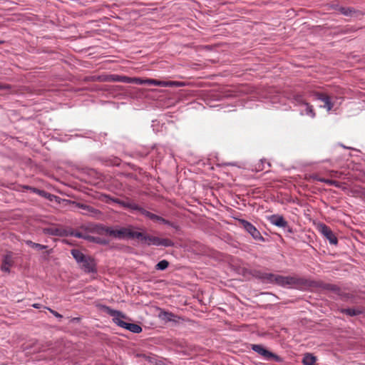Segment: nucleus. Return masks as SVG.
Segmentation results:
<instances>
[{
  "label": "nucleus",
  "mask_w": 365,
  "mask_h": 365,
  "mask_svg": "<svg viewBox=\"0 0 365 365\" xmlns=\"http://www.w3.org/2000/svg\"><path fill=\"white\" fill-rule=\"evenodd\" d=\"M241 224L243 228L249 232L255 240L264 241L263 237L254 225L246 220H242Z\"/></svg>",
  "instance_id": "obj_6"
},
{
  "label": "nucleus",
  "mask_w": 365,
  "mask_h": 365,
  "mask_svg": "<svg viewBox=\"0 0 365 365\" xmlns=\"http://www.w3.org/2000/svg\"><path fill=\"white\" fill-rule=\"evenodd\" d=\"M44 232L46 234L56 236H61L63 234V230L57 227H48L44 229Z\"/></svg>",
  "instance_id": "obj_14"
},
{
  "label": "nucleus",
  "mask_w": 365,
  "mask_h": 365,
  "mask_svg": "<svg viewBox=\"0 0 365 365\" xmlns=\"http://www.w3.org/2000/svg\"><path fill=\"white\" fill-rule=\"evenodd\" d=\"M28 245H29L30 247L34 248V249H36L38 250H44L46 249L47 247L46 245H41V244H38V243H35V242H33L30 240H28L26 241V242Z\"/></svg>",
  "instance_id": "obj_20"
},
{
  "label": "nucleus",
  "mask_w": 365,
  "mask_h": 365,
  "mask_svg": "<svg viewBox=\"0 0 365 365\" xmlns=\"http://www.w3.org/2000/svg\"><path fill=\"white\" fill-rule=\"evenodd\" d=\"M294 100L295 101L299 104V105H304L305 103H307V102H306L305 101H304V99L302 98V97L301 96H296L294 97Z\"/></svg>",
  "instance_id": "obj_26"
},
{
  "label": "nucleus",
  "mask_w": 365,
  "mask_h": 365,
  "mask_svg": "<svg viewBox=\"0 0 365 365\" xmlns=\"http://www.w3.org/2000/svg\"><path fill=\"white\" fill-rule=\"evenodd\" d=\"M146 84L148 85H155V86H164L165 81H160L155 79H146Z\"/></svg>",
  "instance_id": "obj_23"
},
{
  "label": "nucleus",
  "mask_w": 365,
  "mask_h": 365,
  "mask_svg": "<svg viewBox=\"0 0 365 365\" xmlns=\"http://www.w3.org/2000/svg\"><path fill=\"white\" fill-rule=\"evenodd\" d=\"M48 309L50 311V312L51 314H53L56 317L58 318V319H61L63 317L61 314H60L59 313H58L57 312L50 309V308H48Z\"/></svg>",
  "instance_id": "obj_32"
},
{
  "label": "nucleus",
  "mask_w": 365,
  "mask_h": 365,
  "mask_svg": "<svg viewBox=\"0 0 365 365\" xmlns=\"http://www.w3.org/2000/svg\"><path fill=\"white\" fill-rule=\"evenodd\" d=\"M71 255L79 266L86 272H96V263L90 256L85 255L78 250H72Z\"/></svg>",
  "instance_id": "obj_1"
},
{
  "label": "nucleus",
  "mask_w": 365,
  "mask_h": 365,
  "mask_svg": "<svg viewBox=\"0 0 365 365\" xmlns=\"http://www.w3.org/2000/svg\"><path fill=\"white\" fill-rule=\"evenodd\" d=\"M252 349L267 359H270L272 358H277V356H275L274 354H272V352H270L268 350H267L266 349H264L261 345H258V344L253 345Z\"/></svg>",
  "instance_id": "obj_10"
},
{
  "label": "nucleus",
  "mask_w": 365,
  "mask_h": 365,
  "mask_svg": "<svg viewBox=\"0 0 365 365\" xmlns=\"http://www.w3.org/2000/svg\"><path fill=\"white\" fill-rule=\"evenodd\" d=\"M38 192L39 193V195L45 197L46 198H48L49 200L52 201L54 198H56V197L53 195H51V194H48L44 191H38Z\"/></svg>",
  "instance_id": "obj_25"
},
{
  "label": "nucleus",
  "mask_w": 365,
  "mask_h": 365,
  "mask_svg": "<svg viewBox=\"0 0 365 365\" xmlns=\"http://www.w3.org/2000/svg\"><path fill=\"white\" fill-rule=\"evenodd\" d=\"M140 235L141 237H136V239L139 240L142 243H144L147 245H163L165 247H168L172 245L171 242L167 239H160L157 237L144 235L142 232H140Z\"/></svg>",
  "instance_id": "obj_5"
},
{
  "label": "nucleus",
  "mask_w": 365,
  "mask_h": 365,
  "mask_svg": "<svg viewBox=\"0 0 365 365\" xmlns=\"http://www.w3.org/2000/svg\"><path fill=\"white\" fill-rule=\"evenodd\" d=\"M33 307L36 308V309H39L41 307V305L40 304H34L32 305Z\"/></svg>",
  "instance_id": "obj_36"
},
{
  "label": "nucleus",
  "mask_w": 365,
  "mask_h": 365,
  "mask_svg": "<svg viewBox=\"0 0 365 365\" xmlns=\"http://www.w3.org/2000/svg\"><path fill=\"white\" fill-rule=\"evenodd\" d=\"M268 279L270 282H275L279 285L287 287H296L302 282L301 279L292 276H281L270 274Z\"/></svg>",
  "instance_id": "obj_3"
},
{
  "label": "nucleus",
  "mask_w": 365,
  "mask_h": 365,
  "mask_svg": "<svg viewBox=\"0 0 365 365\" xmlns=\"http://www.w3.org/2000/svg\"><path fill=\"white\" fill-rule=\"evenodd\" d=\"M106 165L118 166L120 164V160L117 158H109L105 160Z\"/></svg>",
  "instance_id": "obj_21"
},
{
  "label": "nucleus",
  "mask_w": 365,
  "mask_h": 365,
  "mask_svg": "<svg viewBox=\"0 0 365 365\" xmlns=\"http://www.w3.org/2000/svg\"><path fill=\"white\" fill-rule=\"evenodd\" d=\"M132 83L143 85L146 84V79H142L140 78H132Z\"/></svg>",
  "instance_id": "obj_24"
},
{
  "label": "nucleus",
  "mask_w": 365,
  "mask_h": 365,
  "mask_svg": "<svg viewBox=\"0 0 365 365\" xmlns=\"http://www.w3.org/2000/svg\"><path fill=\"white\" fill-rule=\"evenodd\" d=\"M162 317H163V319H164L165 320L171 321L173 319L172 318H173V315L171 313L163 312L162 314Z\"/></svg>",
  "instance_id": "obj_28"
},
{
  "label": "nucleus",
  "mask_w": 365,
  "mask_h": 365,
  "mask_svg": "<svg viewBox=\"0 0 365 365\" xmlns=\"http://www.w3.org/2000/svg\"><path fill=\"white\" fill-rule=\"evenodd\" d=\"M4 43V41H0V44H2Z\"/></svg>",
  "instance_id": "obj_38"
},
{
  "label": "nucleus",
  "mask_w": 365,
  "mask_h": 365,
  "mask_svg": "<svg viewBox=\"0 0 365 365\" xmlns=\"http://www.w3.org/2000/svg\"><path fill=\"white\" fill-rule=\"evenodd\" d=\"M270 222L279 227H286L287 226V221L282 216L274 215L269 218Z\"/></svg>",
  "instance_id": "obj_11"
},
{
  "label": "nucleus",
  "mask_w": 365,
  "mask_h": 365,
  "mask_svg": "<svg viewBox=\"0 0 365 365\" xmlns=\"http://www.w3.org/2000/svg\"><path fill=\"white\" fill-rule=\"evenodd\" d=\"M106 232L110 236H113L118 239L136 238V237H141L140 232L134 230L130 227H119L116 229L108 228Z\"/></svg>",
  "instance_id": "obj_2"
},
{
  "label": "nucleus",
  "mask_w": 365,
  "mask_h": 365,
  "mask_svg": "<svg viewBox=\"0 0 365 365\" xmlns=\"http://www.w3.org/2000/svg\"><path fill=\"white\" fill-rule=\"evenodd\" d=\"M120 82L126 83H132V77L121 76Z\"/></svg>",
  "instance_id": "obj_27"
},
{
  "label": "nucleus",
  "mask_w": 365,
  "mask_h": 365,
  "mask_svg": "<svg viewBox=\"0 0 365 365\" xmlns=\"http://www.w3.org/2000/svg\"><path fill=\"white\" fill-rule=\"evenodd\" d=\"M13 260L10 255H6L2 262L1 269L5 272H10V267L12 266Z\"/></svg>",
  "instance_id": "obj_12"
},
{
  "label": "nucleus",
  "mask_w": 365,
  "mask_h": 365,
  "mask_svg": "<svg viewBox=\"0 0 365 365\" xmlns=\"http://www.w3.org/2000/svg\"><path fill=\"white\" fill-rule=\"evenodd\" d=\"M344 312L350 316H354L356 314V312L355 310L350 309L344 310Z\"/></svg>",
  "instance_id": "obj_34"
},
{
  "label": "nucleus",
  "mask_w": 365,
  "mask_h": 365,
  "mask_svg": "<svg viewBox=\"0 0 365 365\" xmlns=\"http://www.w3.org/2000/svg\"><path fill=\"white\" fill-rule=\"evenodd\" d=\"M115 203H118V204L122 205L123 207L129 208L130 210H139L143 215H145V217L150 218V220H152L153 221H156V222H165V220H163L162 217H160L155 214H153L148 211H146L143 209L139 208L137 205H135V203H133L130 201H128V200L127 201H121V200H115Z\"/></svg>",
  "instance_id": "obj_4"
},
{
  "label": "nucleus",
  "mask_w": 365,
  "mask_h": 365,
  "mask_svg": "<svg viewBox=\"0 0 365 365\" xmlns=\"http://www.w3.org/2000/svg\"><path fill=\"white\" fill-rule=\"evenodd\" d=\"M108 313L113 317V321L115 324L122 328H125L127 322H124L125 316L122 312L109 309Z\"/></svg>",
  "instance_id": "obj_8"
},
{
  "label": "nucleus",
  "mask_w": 365,
  "mask_h": 365,
  "mask_svg": "<svg viewBox=\"0 0 365 365\" xmlns=\"http://www.w3.org/2000/svg\"><path fill=\"white\" fill-rule=\"evenodd\" d=\"M264 163H266L267 165L268 168H269L271 166L270 163L267 162L266 160H261V164L259 165V168H260L262 165L261 169L263 170L264 168Z\"/></svg>",
  "instance_id": "obj_33"
},
{
  "label": "nucleus",
  "mask_w": 365,
  "mask_h": 365,
  "mask_svg": "<svg viewBox=\"0 0 365 365\" xmlns=\"http://www.w3.org/2000/svg\"><path fill=\"white\" fill-rule=\"evenodd\" d=\"M312 95L314 99L324 103V106H321L322 108H326L328 111L332 109L334 103L331 102V98L328 95L319 92H314Z\"/></svg>",
  "instance_id": "obj_7"
},
{
  "label": "nucleus",
  "mask_w": 365,
  "mask_h": 365,
  "mask_svg": "<svg viewBox=\"0 0 365 365\" xmlns=\"http://www.w3.org/2000/svg\"><path fill=\"white\" fill-rule=\"evenodd\" d=\"M309 180V179H312L314 180H317V181H319L321 182H328V183H330V182H338L336 180H332V179H329V178H320L317 174L316 173H314V174H310L309 175V177L308 178Z\"/></svg>",
  "instance_id": "obj_15"
},
{
  "label": "nucleus",
  "mask_w": 365,
  "mask_h": 365,
  "mask_svg": "<svg viewBox=\"0 0 365 365\" xmlns=\"http://www.w3.org/2000/svg\"><path fill=\"white\" fill-rule=\"evenodd\" d=\"M334 185L337 187H340V184L335 183Z\"/></svg>",
  "instance_id": "obj_37"
},
{
  "label": "nucleus",
  "mask_w": 365,
  "mask_h": 365,
  "mask_svg": "<svg viewBox=\"0 0 365 365\" xmlns=\"http://www.w3.org/2000/svg\"><path fill=\"white\" fill-rule=\"evenodd\" d=\"M341 14L346 16H353L356 11L353 7H343L341 6L338 9Z\"/></svg>",
  "instance_id": "obj_13"
},
{
  "label": "nucleus",
  "mask_w": 365,
  "mask_h": 365,
  "mask_svg": "<svg viewBox=\"0 0 365 365\" xmlns=\"http://www.w3.org/2000/svg\"><path fill=\"white\" fill-rule=\"evenodd\" d=\"M128 180H137V179L135 178V176L133 175V174H128Z\"/></svg>",
  "instance_id": "obj_35"
},
{
  "label": "nucleus",
  "mask_w": 365,
  "mask_h": 365,
  "mask_svg": "<svg viewBox=\"0 0 365 365\" xmlns=\"http://www.w3.org/2000/svg\"><path fill=\"white\" fill-rule=\"evenodd\" d=\"M304 106H306L305 114L310 116L312 118H315L316 113L313 106L310 105L309 103H305Z\"/></svg>",
  "instance_id": "obj_18"
},
{
  "label": "nucleus",
  "mask_w": 365,
  "mask_h": 365,
  "mask_svg": "<svg viewBox=\"0 0 365 365\" xmlns=\"http://www.w3.org/2000/svg\"><path fill=\"white\" fill-rule=\"evenodd\" d=\"M124 329L135 334H138L142 331V328L139 325L128 322Z\"/></svg>",
  "instance_id": "obj_16"
},
{
  "label": "nucleus",
  "mask_w": 365,
  "mask_h": 365,
  "mask_svg": "<svg viewBox=\"0 0 365 365\" xmlns=\"http://www.w3.org/2000/svg\"><path fill=\"white\" fill-rule=\"evenodd\" d=\"M319 229L320 232L329 241L331 244L336 245L337 243V238L329 227L325 225H320Z\"/></svg>",
  "instance_id": "obj_9"
},
{
  "label": "nucleus",
  "mask_w": 365,
  "mask_h": 365,
  "mask_svg": "<svg viewBox=\"0 0 365 365\" xmlns=\"http://www.w3.org/2000/svg\"><path fill=\"white\" fill-rule=\"evenodd\" d=\"M121 76L116 75V74H112L107 76L104 81H110V82H120Z\"/></svg>",
  "instance_id": "obj_19"
},
{
  "label": "nucleus",
  "mask_w": 365,
  "mask_h": 365,
  "mask_svg": "<svg viewBox=\"0 0 365 365\" xmlns=\"http://www.w3.org/2000/svg\"><path fill=\"white\" fill-rule=\"evenodd\" d=\"M11 86L9 84H2L0 83V90H11Z\"/></svg>",
  "instance_id": "obj_30"
},
{
  "label": "nucleus",
  "mask_w": 365,
  "mask_h": 365,
  "mask_svg": "<svg viewBox=\"0 0 365 365\" xmlns=\"http://www.w3.org/2000/svg\"><path fill=\"white\" fill-rule=\"evenodd\" d=\"M228 172H231L233 174H237L238 173L240 172V168L232 166L231 169H228Z\"/></svg>",
  "instance_id": "obj_31"
},
{
  "label": "nucleus",
  "mask_w": 365,
  "mask_h": 365,
  "mask_svg": "<svg viewBox=\"0 0 365 365\" xmlns=\"http://www.w3.org/2000/svg\"><path fill=\"white\" fill-rule=\"evenodd\" d=\"M316 361V358L310 354H305L303 358V364L304 365H314Z\"/></svg>",
  "instance_id": "obj_17"
},
{
  "label": "nucleus",
  "mask_w": 365,
  "mask_h": 365,
  "mask_svg": "<svg viewBox=\"0 0 365 365\" xmlns=\"http://www.w3.org/2000/svg\"><path fill=\"white\" fill-rule=\"evenodd\" d=\"M168 262L166 260H161L156 264V269L159 270H164L168 267Z\"/></svg>",
  "instance_id": "obj_22"
},
{
  "label": "nucleus",
  "mask_w": 365,
  "mask_h": 365,
  "mask_svg": "<svg viewBox=\"0 0 365 365\" xmlns=\"http://www.w3.org/2000/svg\"><path fill=\"white\" fill-rule=\"evenodd\" d=\"M182 83L178 81H165V85L164 86H181Z\"/></svg>",
  "instance_id": "obj_29"
}]
</instances>
